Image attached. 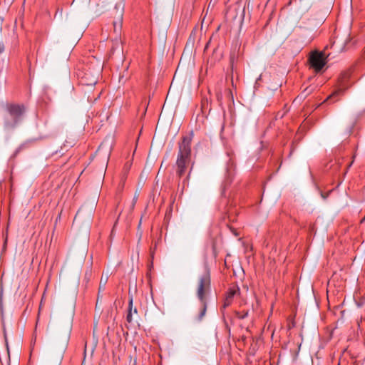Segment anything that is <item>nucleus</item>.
Listing matches in <instances>:
<instances>
[{"label":"nucleus","instance_id":"8","mask_svg":"<svg viewBox=\"0 0 365 365\" xmlns=\"http://www.w3.org/2000/svg\"><path fill=\"white\" fill-rule=\"evenodd\" d=\"M123 20V15L120 14L119 21H114L113 22V27H114V33L116 34V36H119L121 32V24Z\"/></svg>","mask_w":365,"mask_h":365},{"label":"nucleus","instance_id":"14","mask_svg":"<svg viewBox=\"0 0 365 365\" xmlns=\"http://www.w3.org/2000/svg\"><path fill=\"white\" fill-rule=\"evenodd\" d=\"M156 248H157V242H155L154 246L150 247V256H151V257H153L154 252H155V250H156Z\"/></svg>","mask_w":365,"mask_h":365},{"label":"nucleus","instance_id":"16","mask_svg":"<svg viewBox=\"0 0 365 365\" xmlns=\"http://www.w3.org/2000/svg\"><path fill=\"white\" fill-rule=\"evenodd\" d=\"M4 44L2 42H0V54L4 51Z\"/></svg>","mask_w":365,"mask_h":365},{"label":"nucleus","instance_id":"15","mask_svg":"<svg viewBox=\"0 0 365 365\" xmlns=\"http://www.w3.org/2000/svg\"><path fill=\"white\" fill-rule=\"evenodd\" d=\"M245 7L244 6V7L242 9V10H241V14H240V19H241L242 20H243V19H244V18H245Z\"/></svg>","mask_w":365,"mask_h":365},{"label":"nucleus","instance_id":"2","mask_svg":"<svg viewBox=\"0 0 365 365\" xmlns=\"http://www.w3.org/2000/svg\"><path fill=\"white\" fill-rule=\"evenodd\" d=\"M211 291L210 273L205 269L204 273L199 277L196 295L200 303V312L197 317V321H201L205 317L207 309V297Z\"/></svg>","mask_w":365,"mask_h":365},{"label":"nucleus","instance_id":"4","mask_svg":"<svg viewBox=\"0 0 365 365\" xmlns=\"http://www.w3.org/2000/svg\"><path fill=\"white\" fill-rule=\"evenodd\" d=\"M311 66L317 71H320L326 64L325 53L324 52H314L309 57Z\"/></svg>","mask_w":365,"mask_h":365},{"label":"nucleus","instance_id":"6","mask_svg":"<svg viewBox=\"0 0 365 365\" xmlns=\"http://www.w3.org/2000/svg\"><path fill=\"white\" fill-rule=\"evenodd\" d=\"M240 294V290L239 287L237 285H234L229 288V289L227 290V292L226 293L225 297L233 301L235 296L237 294Z\"/></svg>","mask_w":365,"mask_h":365},{"label":"nucleus","instance_id":"3","mask_svg":"<svg viewBox=\"0 0 365 365\" xmlns=\"http://www.w3.org/2000/svg\"><path fill=\"white\" fill-rule=\"evenodd\" d=\"M4 108L6 112L4 117V125L8 128H14L22 121L26 107L24 104L6 103Z\"/></svg>","mask_w":365,"mask_h":365},{"label":"nucleus","instance_id":"22","mask_svg":"<svg viewBox=\"0 0 365 365\" xmlns=\"http://www.w3.org/2000/svg\"><path fill=\"white\" fill-rule=\"evenodd\" d=\"M344 76L346 77V78H348L347 73H345Z\"/></svg>","mask_w":365,"mask_h":365},{"label":"nucleus","instance_id":"12","mask_svg":"<svg viewBox=\"0 0 365 365\" xmlns=\"http://www.w3.org/2000/svg\"><path fill=\"white\" fill-rule=\"evenodd\" d=\"M232 300H231L225 297L223 304H222V308L226 309L232 304Z\"/></svg>","mask_w":365,"mask_h":365},{"label":"nucleus","instance_id":"13","mask_svg":"<svg viewBox=\"0 0 365 365\" xmlns=\"http://www.w3.org/2000/svg\"><path fill=\"white\" fill-rule=\"evenodd\" d=\"M192 169V166L190 168V171L188 173V175H187V178L182 180L183 187H185V185H188V180H189V178H190V175Z\"/></svg>","mask_w":365,"mask_h":365},{"label":"nucleus","instance_id":"1","mask_svg":"<svg viewBox=\"0 0 365 365\" xmlns=\"http://www.w3.org/2000/svg\"><path fill=\"white\" fill-rule=\"evenodd\" d=\"M193 133L182 137L178 143V153L176 160V173L179 178H182L190 164L191 158V142Z\"/></svg>","mask_w":365,"mask_h":365},{"label":"nucleus","instance_id":"18","mask_svg":"<svg viewBox=\"0 0 365 365\" xmlns=\"http://www.w3.org/2000/svg\"><path fill=\"white\" fill-rule=\"evenodd\" d=\"M135 202H136V199H133V204H132V207H134Z\"/></svg>","mask_w":365,"mask_h":365},{"label":"nucleus","instance_id":"11","mask_svg":"<svg viewBox=\"0 0 365 365\" xmlns=\"http://www.w3.org/2000/svg\"><path fill=\"white\" fill-rule=\"evenodd\" d=\"M248 315H249L248 310L242 311V312H239V311L235 312V316L240 319H243L247 317Z\"/></svg>","mask_w":365,"mask_h":365},{"label":"nucleus","instance_id":"21","mask_svg":"<svg viewBox=\"0 0 365 365\" xmlns=\"http://www.w3.org/2000/svg\"><path fill=\"white\" fill-rule=\"evenodd\" d=\"M235 9H236V10H237V9H240V5H237V8H235Z\"/></svg>","mask_w":365,"mask_h":365},{"label":"nucleus","instance_id":"7","mask_svg":"<svg viewBox=\"0 0 365 365\" xmlns=\"http://www.w3.org/2000/svg\"><path fill=\"white\" fill-rule=\"evenodd\" d=\"M344 88H340V89L335 91L334 92H333L330 96H329L327 98V99L324 101V103L329 101L331 99H334V101H338V98H336L338 96H339L340 95H341L344 93Z\"/></svg>","mask_w":365,"mask_h":365},{"label":"nucleus","instance_id":"9","mask_svg":"<svg viewBox=\"0 0 365 365\" xmlns=\"http://www.w3.org/2000/svg\"><path fill=\"white\" fill-rule=\"evenodd\" d=\"M314 90V87L313 86H307L299 96L298 98L300 99L306 98L309 95H310Z\"/></svg>","mask_w":365,"mask_h":365},{"label":"nucleus","instance_id":"19","mask_svg":"<svg viewBox=\"0 0 365 365\" xmlns=\"http://www.w3.org/2000/svg\"><path fill=\"white\" fill-rule=\"evenodd\" d=\"M220 98H221V96L220 94H217V99H218V101H220Z\"/></svg>","mask_w":365,"mask_h":365},{"label":"nucleus","instance_id":"10","mask_svg":"<svg viewBox=\"0 0 365 365\" xmlns=\"http://www.w3.org/2000/svg\"><path fill=\"white\" fill-rule=\"evenodd\" d=\"M107 282H108V277H104L103 276H102L101 281H100V284H99V288H98L99 292L105 290Z\"/></svg>","mask_w":365,"mask_h":365},{"label":"nucleus","instance_id":"17","mask_svg":"<svg viewBox=\"0 0 365 365\" xmlns=\"http://www.w3.org/2000/svg\"><path fill=\"white\" fill-rule=\"evenodd\" d=\"M130 165L128 163H127L125 167H124V170H125V173H127L129 170V168H130Z\"/></svg>","mask_w":365,"mask_h":365},{"label":"nucleus","instance_id":"20","mask_svg":"<svg viewBox=\"0 0 365 365\" xmlns=\"http://www.w3.org/2000/svg\"><path fill=\"white\" fill-rule=\"evenodd\" d=\"M224 128H225V126H224V125H222V126L221 128V132H222L224 130Z\"/></svg>","mask_w":365,"mask_h":365},{"label":"nucleus","instance_id":"5","mask_svg":"<svg viewBox=\"0 0 365 365\" xmlns=\"http://www.w3.org/2000/svg\"><path fill=\"white\" fill-rule=\"evenodd\" d=\"M133 296H129V302H128V313L126 315V321L128 323H132L133 322V315L138 314V309L136 307H133Z\"/></svg>","mask_w":365,"mask_h":365}]
</instances>
